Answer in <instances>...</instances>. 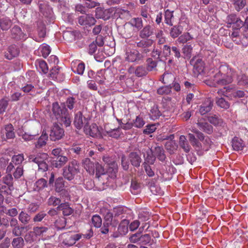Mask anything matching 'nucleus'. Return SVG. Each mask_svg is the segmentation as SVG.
<instances>
[{"mask_svg": "<svg viewBox=\"0 0 248 248\" xmlns=\"http://www.w3.org/2000/svg\"><path fill=\"white\" fill-rule=\"evenodd\" d=\"M19 54V50L15 45L11 46L8 47L7 52L5 53V56L8 60H11L17 56Z\"/></svg>", "mask_w": 248, "mask_h": 248, "instance_id": "nucleus-22", "label": "nucleus"}, {"mask_svg": "<svg viewBox=\"0 0 248 248\" xmlns=\"http://www.w3.org/2000/svg\"><path fill=\"white\" fill-rule=\"evenodd\" d=\"M163 35V31L161 30L158 31L155 34L156 38L158 39V44L159 45L163 44L166 42V39Z\"/></svg>", "mask_w": 248, "mask_h": 248, "instance_id": "nucleus-64", "label": "nucleus"}, {"mask_svg": "<svg viewBox=\"0 0 248 248\" xmlns=\"http://www.w3.org/2000/svg\"><path fill=\"white\" fill-rule=\"evenodd\" d=\"M147 73L148 70L143 66H139L137 67L135 71V75L139 77L144 76L147 75Z\"/></svg>", "mask_w": 248, "mask_h": 248, "instance_id": "nucleus-52", "label": "nucleus"}, {"mask_svg": "<svg viewBox=\"0 0 248 248\" xmlns=\"http://www.w3.org/2000/svg\"><path fill=\"white\" fill-rule=\"evenodd\" d=\"M11 36L13 38L16 40L25 39L26 38L20 28L17 26H15L11 30Z\"/></svg>", "mask_w": 248, "mask_h": 248, "instance_id": "nucleus-14", "label": "nucleus"}, {"mask_svg": "<svg viewBox=\"0 0 248 248\" xmlns=\"http://www.w3.org/2000/svg\"><path fill=\"white\" fill-rule=\"evenodd\" d=\"M48 140V136L46 132H43L42 135L38 139L37 141L35 143V146L37 148H39L45 146Z\"/></svg>", "mask_w": 248, "mask_h": 248, "instance_id": "nucleus-28", "label": "nucleus"}, {"mask_svg": "<svg viewBox=\"0 0 248 248\" xmlns=\"http://www.w3.org/2000/svg\"><path fill=\"white\" fill-rule=\"evenodd\" d=\"M129 221L127 219L123 220L119 225L118 230L121 233L125 234L128 231V225Z\"/></svg>", "mask_w": 248, "mask_h": 248, "instance_id": "nucleus-48", "label": "nucleus"}, {"mask_svg": "<svg viewBox=\"0 0 248 248\" xmlns=\"http://www.w3.org/2000/svg\"><path fill=\"white\" fill-rule=\"evenodd\" d=\"M232 142V147L235 151L242 150L245 146L243 141L236 137L233 138Z\"/></svg>", "mask_w": 248, "mask_h": 248, "instance_id": "nucleus-21", "label": "nucleus"}, {"mask_svg": "<svg viewBox=\"0 0 248 248\" xmlns=\"http://www.w3.org/2000/svg\"><path fill=\"white\" fill-rule=\"evenodd\" d=\"M66 127L69 126L71 123L70 115L66 112V110H64L63 114L59 118V119Z\"/></svg>", "mask_w": 248, "mask_h": 248, "instance_id": "nucleus-35", "label": "nucleus"}, {"mask_svg": "<svg viewBox=\"0 0 248 248\" xmlns=\"http://www.w3.org/2000/svg\"><path fill=\"white\" fill-rule=\"evenodd\" d=\"M216 103L218 106L225 109H227L230 107V104L222 97L218 98L216 100Z\"/></svg>", "mask_w": 248, "mask_h": 248, "instance_id": "nucleus-59", "label": "nucleus"}, {"mask_svg": "<svg viewBox=\"0 0 248 248\" xmlns=\"http://www.w3.org/2000/svg\"><path fill=\"white\" fill-rule=\"evenodd\" d=\"M18 219L23 224H27L29 222L31 217L27 213L21 211L19 214Z\"/></svg>", "mask_w": 248, "mask_h": 248, "instance_id": "nucleus-44", "label": "nucleus"}, {"mask_svg": "<svg viewBox=\"0 0 248 248\" xmlns=\"http://www.w3.org/2000/svg\"><path fill=\"white\" fill-rule=\"evenodd\" d=\"M197 124L201 130L208 134L213 132V127L203 118L199 119Z\"/></svg>", "mask_w": 248, "mask_h": 248, "instance_id": "nucleus-11", "label": "nucleus"}, {"mask_svg": "<svg viewBox=\"0 0 248 248\" xmlns=\"http://www.w3.org/2000/svg\"><path fill=\"white\" fill-rule=\"evenodd\" d=\"M29 161L38 164L45 161H48V156L46 153L38 154L36 156L30 155L28 156Z\"/></svg>", "mask_w": 248, "mask_h": 248, "instance_id": "nucleus-12", "label": "nucleus"}, {"mask_svg": "<svg viewBox=\"0 0 248 248\" xmlns=\"http://www.w3.org/2000/svg\"><path fill=\"white\" fill-rule=\"evenodd\" d=\"M95 79L99 84H104L105 80L108 79L107 70L105 69H101L98 71L95 77Z\"/></svg>", "mask_w": 248, "mask_h": 248, "instance_id": "nucleus-23", "label": "nucleus"}, {"mask_svg": "<svg viewBox=\"0 0 248 248\" xmlns=\"http://www.w3.org/2000/svg\"><path fill=\"white\" fill-rule=\"evenodd\" d=\"M64 135V131L58 124L55 123L51 127L49 137L52 141H56L62 139Z\"/></svg>", "mask_w": 248, "mask_h": 248, "instance_id": "nucleus-5", "label": "nucleus"}, {"mask_svg": "<svg viewBox=\"0 0 248 248\" xmlns=\"http://www.w3.org/2000/svg\"><path fill=\"white\" fill-rule=\"evenodd\" d=\"M107 133L108 136L117 139L120 137L121 132L120 129L118 128L107 131Z\"/></svg>", "mask_w": 248, "mask_h": 248, "instance_id": "nucleus-61", "label": "nucleus"}, {"mask_svg": "<svg viewBox=\"0 0 248 248\" xmlns=\"http://www.w3.org/2000/svg\"><path fill=\"white\" fill-rule=\"evenodd\" d=\"M24 160V156L23 154H18L17 155H14L12 156L11 162L8 165L6 169L7 172H11L15 165H21V163Z\"/></svg>", "mask_w": 248, "mask_h": 248, "instance_id": "nucleus-9", "label": "nucleus"}, {"mask_svg": "<svg viewBox=\"0 0 248 248\" xmlns=\"http://www.w3.org/2000/svg\"><path fill=\"white\" fill-rule=\"evenodd\" d=\"M246 0H233V5L235 9L239 12L245 6Z\"/></svg>", "mask_w": 248, "mask_h": 248, "instance_id": "nucleus-51", "label": "nucleus"}, {"mask_svg": "<svg viewBox=\"0 0 248 248\" xmlns=\"http://www.w3.org/2000/svg\"><path fill=\"white\" fill-rule=\"evenodd\" d=\"M207 75L209 78L205 80V83L215 87L217 85H226L232 83L236 72L229 66L222 65L218 69H210Z\"/></svg>", "mask_w": 248, "mask_h": 248, "instance_id": "nucleus-1", "label": "nucleus"}, {"mask_svg": "<svg viewBox=\"0 0 248 248\" xmlns=\"http://www.w3.org/2000/svg\"><path fill=\"white\" fill-rule=\"evenodd\" d=\"M60 202L61 200L59 198L54 196H51L47 200V204L48 205L55 206L58 205H59Z\"/></svg>", "mask_w": 248, "mask_h": 248, "instance_id": "nucleus-62", "label": "nucleus"}, {"mask_svg": "<svg viewBox=\"0 0 248 248\" xmlns=\"http://www.w3.org/2000/svg\"><path fill=\"white\" fill-rule=\"evenodd\" d=\"M6 137L7 139H12L15 138V134L14 132V127L11 124H6L4 126Z\"/></svg>", "mask_w": 248, "mask_h": 248, "instance_id": "nucleus-30", "label": "nucleus"}, {"mask_svg": "<svg viewBox=\"0 0 248 248\" xmlns=\"http://www.w3.org/2000/svg\"><path fill=\"white\" fill-rule=\"evenodd\" d=\"M106 214L104 215V223L107 225H111L113 220V215L108 210L105 211Z\"/></svg>", "mask_w": 248, "mask_h": 248, "instance_id": "nucleus-58", "label": "nucleus"}, {"mask_svg": "<svg viewBox=\"0 0 248 248\" xmlns=\"http://www.w3.org/2000/svg\"><path fill=\"white\" fill-rule=\"evenodd\" d=\"M147 70L148 71H151L155 70L157 65V62L152 58H148L146 61Z\"/></svg>", "mask_w": 248, "mask_h": 248, "instance_id": "nucleus-55", "label": "nucleus"}, {"mask_svg": "<svg viewBox=\"0 0 248 248\" xmlns=\"http://www.w3.org/2000/svg\"><path fill=\"white\" fill-rule=\"evenodd\" d=\"M35 65L37 68L41 70L42 72L45 74L47 73L48 71V67L46 63L43 60H37L35 62Z\"/></svg>", "mask_w": 248, "mask_h": 248, "instance_id": "nucleus-34", "label": "nucleus"}, {"mask_svg": "<svg viewBox=\"0 0 248 248\" xmlns=\"http://www.w3.org/2000/svg\"><path fill=\"white\" fill-rule=\"evenodd\" d=\"M166 149L170 153L173 152L176 150L177 148V145L175 141L172 140H170L169 141H167L165 145Z\"/></svg>", "mask_w": 248, "mask_h": 248, "instance_id": "nucleus-45", "label": "nucleus"}, {"mask_svg": "<svg viewBox=\"0 0 248 248\" xmlns=\"http://www.w3.org/2000/svg\"><path fill=\"white\" fill-rule=\"evenodd\" d=\"M86 124L84 125V132L86 135H89L91 137H96L100 134V132L97 125L93 124L89 126L88 124V120L85 119V123Z\"/></svg>", "mask_w": 248, "mask_h": 248, "instance_id": "nucleus-7", "label": "nucleus"}, {"mask_svg": "<svg viewBox=\"0 0 248 248\" xmlns=\"http://www.w3.org/2000/svg\"><path fill=\"white\" fill-rule=\"evenodd\" d=\"M64 181L62 177H58L56 179L54 184L55 190L56 192H60L64 188Z\"/></svg>", "mask_w": 248, "mask_h": 248, "instance_id": "nucleus-31", "label": "nucleus"}, {"mask_svg": "<svg viewBox=\"0 0 248 248\" xmlns=\"http://www.w3.org/2000/svg\"><path fill=\"white\" fill-rule=\"evenodd\" d=\"M190 63L193 66V71L195 76L202 75L206 77H209L207 75L209 71L207 73L205 72V64L202 59L195 57L190 61Z\"/></svg>", "mask_w": 248, "mask_h": 248, "instance_id": "nucleus-4", "label": "nucleus"}, {"mask_svg": "<svg viewBox=\"0 0 248 248\" xmlns=\"http://www.w3.org/2000/svg\"><path fill=\"white\" fill-rule=\"evenodd\" d=\"M179 145L180 147L186 153H188L191 149L190 146L189 145L187 139L184 135H181L179 138Z\"/></svg>", "mask_w": 248, "mask_h": 248, "instance_id": "nucleus-27", "label": "nucleus"}, {"mask_svg": "<svg viewBox=\"0 0 248 248\" xmlns=\"http://www.w3.org/2000/svg\"><path fill=\"white\" fill-rule=\"evenodd\" d=\"M142 153L145 159L144 168L145 171L149 176H153L154 175V172L151 167L147 164V163L153 164L154 163L155 157L153 155V151L149 147H146L142 150Z\"/></svg>", "mask_w": 248, "mask_h": 248, "instance_id": "nucleus-3", "label": "nucleus"}, {"mask_svg": "<svg viewBox=\"0 0 248 248\" xmlns=\"http://www.w3.org/2000/svg\"><path fill=\"white\" fill-rule=\"evenodd\" d=\"M150 118L153 120L159 118L161 115V113L158 109L157 106L154 105L151 109L150 112Z\"/></svg>", "mask_w": 248, "mask_h": 248, "instance_id": "nucleus-38", "label": "nucleus"}, {"mask_svg": "<svg viewBox=\"0 0 248 248\" xmlns=\"http://www.w3.org/2000/svg\"><path fill=\"white\" fill-rule=\"evenodd\" d=\"M130 23L133 27L138 30L141 29L143 26L142 20L141 18L139 17L132 18L130 20Z\"/></svg>", "mask_w": 248, "mask_h": 248, "instance_id": "nucleus-46", "label": "nucleus"}, {"mask_svg": "<svg viewBox=\"0 0 248 248\" xmlns=\"http://www.w3.org/2000/svg\"><path fill=\"white\" fill-rule=\"evenodd\" d=\"M154 153L155 155L156 156L159 160L161 161L165 160L166 156L164 154V150L162 148L159 146L155 147Z\"/></svg>", "mask_w": 248, "mask_h": 248, "instance_id": "nucleus-32", "label": "nucleus"}, {"mask_svg": "<svg viewBox=\"0 0 248 248\" xmlns=\"http://www.w3.org/2000/svg\"><path fill=\"white\" fill-rule=\"evenodd\" d=\"M66 219L63 217H58L54 222L55 227L57 230H62L65 228L66 225Z\"/></svg>", "mask_w": 248, "mask_h": 248, "instance_id": "nucleus-39", "label": "nucleus"}, {"mask_svg": "<svg viewBox=\"0 0 248 248\" xmlns=\"http://www.w3.org/2000/svg\"><path fill=\"white\" fill-rule=\"evenodd\" d=\"M208 121L212 124L216 126L222 125L223 123L221 119H218L216 116L209 117L208 118Z\"/></svg>", "mask_w": 248, "mask_h": 248, "instance_id": "nucleus-63", "label": "nucleus"}, {"mask_svg": "<svg viewBox=\"0 0 248 248\" xmlns=\"http://www.w3.org/2000/svg\"><path fill=\"white\" fill-rule=\"evenodd\" d=\"M47 186V181L43 178H41L34 183L33 189L39 192L43 190Z\"/></svg>", "mask_w": 248, "mask_h": 248, "instance_id": "nucleus-26", "label": "nucleus"}, {"mask_svg": "<svg viewBox=\"0 0 248 248\" xmlns=\"http://www.w3.org/2000/svg\"><path fill=\"white\" fill-rule=\"evenodd\" d=\"M154 43V41L152 39H144L137 43V46L140 49L142 53H147L151 51L150 47Z\"/></svg>", "mask_w": 248, "mask_h": 248, "instance_id": "nucleus-8", "label": "nucleus"}, {"mask_svg": "<svg viewBox=\"0 0 248 248\" xmlns=\"http://www.w3.org/2000/svg\"><path fill=\"white\" fill-rule=\"evenodd\" d=\"M38 51L44 58H46L50 54L51 49L48 45L44 44L39 47Z\"/></svg>", "mask_w": 248, "mask_h": 248, "instance_id": "nucleus-36", "label": "nucleus"}, {"mask_svg": "<svg viewBox=\"0 0 248 248\" xmlns=\"http://www.w3.org/2000/svg\"><path fill=\"white\" fill-rule=\"evenodd\" d=\"M85 117H83L82 114L80 111L77 112L75 114V119L74 121V124L75 127L78 129H81L83 124H86V123H85Z\"/></svg>", "mask_w": 248, "mask_h": 248, "instance_id": "nucleus-17", "label": "nucleus"}, {"mask_svg": "<svg viewBox=\"0 0 248 248\" xmlns=\"http://www.w3.org/2000/svg\"><path fill=\"white\" fill-rule=\"evenodd\" d=\"M79 172V164L77 160L74 159L69 163L67 166L63 169L62 174L65 179L71 181Z\"/></svg>", "mask_w": 248, "mask_h": 248, "instance_id": "nucleus-2", "label": "nucleus"}, {"mask_svg": "<svg viewBox=\"0 0 248 248\" xmlns=\"http://www.w3.org/2000/svg\"><path fill=\"white\" fill-rule=\"evenodd\" d=\"M154 33V28L150 25H146L140 32L139 36L142 39L148 38Z\"/></svg>", "mask_w": 248, "mask_h": 248, "instance_id": "nucleus-19", "label": "nucleus"}, {"mask_svg": "<svg viewBox=\"0 0 248 248\" xmlns=\"http://www.w3.org/2000/svg\"><path fill=\"white\" fill-rule=\"evenodd\" d=\"M193 39V37L188 32L184 33L178 39V41L180 43H185L186 42Z\"/></svg>", "mask_w": 248, "mask_h": 248, "instance_id": "nucleus-60", "label": "nucleus"}, {"mask_svg": "<svg viewBox=\"0 0 248 248\" xmlns=\"http://www.w3.org/2000/svg\"><path fill=\"white\" fill-rule=\"evenodd\" d=\"M173 13V11H170L168 9L165 11V22L166 24L170 26H172L173 25L172 20L174 18Z\"/></svg>", "mask_w": 248, "mask_h": 248, "instance_id": "nucleus-29", "label": "nucleus"}, {"mask_svg": "<svg viewBox=\"0 0 248 248\" xmlns=\"http://www.w3.org/2000/svg\"><path fill=\"white\" fill-rule=\"evenodd\" d=\"M23 167L22 165H19L16 168L13 174L15 179H18L23 175Z\"/></svg>", "mask_w": 248, "mask_h": 248, "instance_id": "nucleus-54", "label": "nucleus"}, {"mask_svg": "<svg viewBox=\"0 0 248 248\" xmlns=\"http://www.w3.org/2000/svg\"><path fill=\"white\" fill-rule=\"evenodd\" d=\"M52 111L53 114L56 116V118L59 120V118L63 114L62 110L61 109L60 106L57 102L53 103L52 105Z\"/></svg>", "mask_w": 248, "mask_h": 248, "instance_id": "nucleus-37", "label": "nucleus"}, {"mask_svg": "<svg viewBox=\"0 0 248 248\" xmlns=\"http://www.w3.org/2000/svg\"><path fill=\"white\" fill-rule=\"evenodd\" d=\"M92 222L95 227L99 228L102 225V218L98 215H93L92 218Z\"/></svg>", "mask_w": 248, "mask_h": 248, "instance_id": "nucleus-56", "label": "nucleus"}, {"mask_svg": "<svg viewBox=\"0 0 248 248\" xmlns=\"http://www.w3.org/2000/svg\"><path fill=\"white\" fill-rule=\"evenodd\" d=\"M125 55V59L129 62H134L142 58L141 54L137 50L127 51Z\"/></svg>", "mask_w": 248, "mask_h": 248, "instance_id": "nucleus-13", "label": "nucleus"}, {"mask_svg": "<svg viewBox=\"0 0 248 248\" xmlns=\"http://www.w3.org/2000/svg\"><path fill=\"white\" fill-rule=\"evenodd\" d=\"M57 210L62 211L64 216H69L72 214L73 210L70 207L68 202H64L60 204L57 207Z\"/></svg>", "mask_w": 248, "mask_h": 248, "instance_id": "nucleus-20", "label": "nucleus"}, {"mask_svg": "<svg viewBox=\"0 0 248 248\" xmlns=\"http://www.w3.org/2000/svg\"><path fill=\"white\" fill-rule=\"evenodd\" d=\"M171 88L170 85L162 86L157 89V93L160 95L168 94L171 92Z\"/></svg>", "mask_w": 248, "mask_h": 248, "instance_id": "nucleus-49", "label": "nucleus"}, {"mask_svg": "<svg viewBox=\"0 0 248 248\" xmlns=\"http://www.w3.org/2000/svg\"><path fill=\"white\" fill-rule=\"evenodd\" d=\"M237 84L240 86L248 85V78L244 74H241L237 77Z\"/></svg>", "mask_w": 248, "mask_h": 248, "instance_id": "nucleus-53", "label": "nucleus"}, {"mask_svg": "<svg viewBox=\"0 0 248 248\" xmlns=\"http://www.w3.org/2000/svg\"><path fill=\"white\" fill-rule=\"evenodd\" d=\"M192 49L193 47L191 45L186 44L184 46L182 50L185 58H190L191 57Z\"/></svg>", "mask_w": 248, "mask_h": 248, "instance_id": "nucleus-47", "label": "nucleus"}, {"mask_svg": "<svg viewBox=\"0 0 248 248\" xmlns=\"http://www.w3.org/2000/svg\"><path fill=\"white\" fill-rule=\"evenodd\" d=\"M8 173L2 178L3 183L9 186L13 187V177L11 172Z\"/></svg>", "mask_w": 248, "mask_h": 248, "instance_id": "nucleus-50", "label": "nucleus"}, {"mask_svg": "<svg viewBox=\"0 0 248 248\" xmlns=\"http://www.w3.org/2000/svg\"><path fill=\"white\" fill-rule=\"evenodd\" d=\"M49 75L53 79L57 80L58 81L61 80L59 79L60 73L59 72V68L57 66H54V67H52V69L50 71Z\"/></svg>", "mask_w": 248, "mask_h": 248, "instance_id": "nucleus-43", "label": "nucleus"}, {"mask_svg": "<svg viewBox=\"0 0 248 248\" xmlns=\"http://www.w3.org/2000/svg\"><path fill=\"white\" fill-rule=\"evenodd\" d=\"M212 106V102L208 99L200 107L199 112L201 115H204L211 110Z\"/></svg>", "mask_w": 248, "mask_h": 248, "instance_id": "nucleus-24", "label": "nucleus"}, {"mask_svg": "<svg viewBox=\"0 0 248 248\" xmlns=\"http://www.w3.org/2000/svg\"><path fill=\"white\" fill-rule=\"evenodd\" d=\"M12 245L14 248H22L24 245V241L21 237H17L13 239Z\"/></svg>", "mask_w": 248, "mask_h": 248, "instance_id": "nucleus-41", "label": "nucleus"}, {"mask_svg": "<svg viewBox=\"0 0 248 248\" xmlns=\"http://www.w3.org/2000/svg\"><path fill=\"white\" fill-rule=\"evenodd\" d=\"M150 217V214L145 209H140L139 211L138 217L142 221L148 220Z\"/></svg>", "mask_w": 248, "mask_h": 248, "instance_id": "nucleus-40", "label": "nucleus"}, {"mask_svg": "<svg viewBox=\"0 0 248 248\" xmlns=\"http://www.w3.org/2000/svg\"><path fill=\"white\" fill-rule=\"evenodd\" d=\"M182 32V30L179 26H174L170 31V35L173 38L177 37Z\"/></svg>", "mask_w": 248, "mask_h": 248, "instance_id": "nucleus-57", "label": "nucleus"}, {"mask_svg": "<svg viewBox=\"0 0 248 248\" xmlns=\"http://www.w3.org/2000/svg\"><path fill=\"white\" fill-rule=\"evenodd\" d=\"M129 160L131 164L136 167H139L141 162L140 155L134 152L130 153L129 155Z\"/></svg>", "mask_w": 248, "mask_h": 248, "instance_id": "nucleus-18", "label": "nucleus"}, {"mask_svg": "<svg viewBox=\"0 0 248 248\" xmlns=\"http://www.w3.org/2000/svg\"><path fill=\"white\" fill-rule=\"evenodd\" d=\"M228 28H232L236 30L240 29L243 26V22L234 14L228 15L226 18Z\"/></svg>", "mask_w": 248, "mask_h": 248, "instance_id": "nucleus-6", "label": "nucleus"}, {"mask_svg": "<svg viewBox=\"0 0 248 248\" xmlns=\"http://www.w3.org/2000/svg\"><path fill=\"white\" fill-rule=\"evenodd\" d=\"M175 79L174 76L171 73H165L162 76L161 81L164 84H169Z\"/></svg>", "mask_w": 248, "mask_h": 248, "instance_id": "nucleus-42", "label": "nucleus"}, {"mask_svg": "<svg viewBox=\"0 0 248 248\" xmlns=\"http://www.w3.org/2000/svg\"><path fill=\"white\" fill-rule=\"evenodd\" d=\"M67 161L68 158L65 156L59 155L53 165L56 168H60L64 165Z\"/></svg>", "mask_w": 248, "mask_h": 248, "instance_id": "nucleus-33", "label": "nucleus"}, {"mask_svg": "<svg viewBox=\"0 0 248 248\" xmlns=\"http://www.w3.org/2000/svg\"><path fill=\"white\" fill-rule=\"evenodd\" d=\"M82 236V234L81 233H77L72 234L69 236L68 238L65 239L63 241V244L65 245H66L68 247L72 246L74 245L76 242L78 241L81 238Z\"/></svg>", "mask_w": 248, "mask_h": 248, "instance_id": "nucleus-15", "label": "nucleus"}, {"mask_svg": "<svg viewBox=\"0 0 248 248\" xmlns=\"http://www.w3.org/2000/svg\"><path fill=\"white\" fill-rule=\"evenodd\" d=\"M78 22L81 25L91 26L95 24L96 20L90 15H84L78 17Z\"/></svg>", "mask_w": 248, "mask_h": 248, "instance_id": "nucleus-10", "label": "nucleus"}, {"mask_svg": "<svg viewBox=\"0 0 248 248\" xmlns=\"http://www.w3.org/2000/svg\"><path fill=\"white\" fill-rule=\"evenodd\" d=\"M12 25L11 20L7 17H0V27L3 31L8 30Z\"/></svg>", "mask_w": 248, "mask_h": 248, "instance_id": "nucleus-25", "label": "nucleus"}, {"mask_svg": "<svg viewBox=\"0 0 248 248\" xmlns=\"http://www.w3.org/2000/svg\"><path fill=\"white\" fill-rule=\"evenodd\" d=\"M82 164L83 167L87 172L91 174H93L95 171V164L88 158L82 160Z\"/></svg>", "mask_w": 248, "mask_h": 248, "instance_id": "nucleus-16", "label": "nucleus"}]
</instances>
